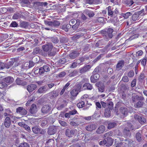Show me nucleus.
Returning a JSON list of instances; mask_svg holds the SVG:
<instances>
[{
  "label": "nucleus",
  "mask_w": 147,
  "mask_h": 147,
  "mask_svg": "<svg viewBox=\"0 0 147 147\" xmlns=\"http://www.w3.org/2000/svg\"><path fill=\"white\" fill-rule=\"evenodd\" d=\"M68 39L66 37L61 36L60 38V41L61 43H66L68 41Z\"/></svg>",
  "instance_id": "nucleus-38"
},
{
  "label": "nucleus",
  "mask_w": 147,
  "mask_h": 147,
  "mask_svg": "<svg viewBox=\"0 0 147 147\" xmlns=\"http://www.w3.org/2000/svg\"><path fill=\"white\" fill-rule=\"evenodd\" d=\"M84 35V33H79L73 36L72 37V39L73 40H76L80 38L81 37L83 36Z\"/></svg>",
  "instance_id": "nucleus-31"
},
{
  "label": "nucleus",
  "mask_w": 147,
  "mask_h": 147,
  "mask_svg": "<svg viewBox=\"0 0 147 147\" xmlns=\"http://www.w3.org/2000/svg\"><path fill=\"white\" fill-rule=\"evenodd\" d=\"M18 147H29V145L27 143H22L20 144Z\"/></svg>",
  "instance_id": "nucleus-50"
},
{
  "label": "nucleus",
  "mask_w": 147,
  "mask_h": 147,
  "mask_svg": "<svg viewBox=\"0 0 147 147\" xmlns=\"http://www.w3.org/2000/svg\"><path fill=\"white\" fill-rule=\"evenodd\" d=\"M117 125L116 123L114 122H109L108 123L107 127L108 129H110L114 127Z\"/></svg>",
  "instance_id": "nucleus-29"
},
{
  "label": "nucleus",
  "mask_w": 147,
  "mask_h": 147,
  "mask_svg": "<svg viewBox=\"0 0 147 147\" xmlns=\"http://www.w3.org/2000/svg\"><path fill=\"white\" fill-rule=\"evenodd\" d=\"M44 22L46 25L53 26V21L44 20Z\"/></svg>",
  "instance_id": "nucleus-52"
},
{
  "label": "nucleus",
  "mask_w": 147,
  "mask_h": 147,
  "mask_svg": "<svg viewBox=\"0 0 147 147\" xmlns=\"http://www.w3.org/2000/svg\"><path fill=\"white\" fill-rule=\"evenodd\" d=\"M136 137L138 142H141L142 138L141 137V134L140 133L138 132L136 134Z\"/></svg>",
  "instance_id": "nucleus-33"
},
{
  "label": "nucleus",
  "mask_w": 147,
  "mask_h": 147,
  "mask_svg": "<svg viewBox=\"0 0 147 147\" xmlns=\"http://www.w3.org/2000/svg\"><path fill=\"white\" fill-rule=\"evenodd\" d=\"M127 76L129 78H132L134 75V71L132 70L129 71L127 73Z\"/></svg>",
  "instance_id": "nucleus-41"
},
{
  "label": "nucleus",
  "mask_w": 147,
  "mask_h": 147,
  "mask_svg": "<svg viewBox=\"0 0 147 147\" xmlns=\"http://www.w3.org/2000/svg\"><path fill=\"white\" fill-rule=\"evenodd\" d=\"M33 5L35 7H37V6H42V2L39 1H36L33 3Z\"/></svg>",
  "instance_id": "nucleus-46"
},
{
  "label": "nucleus",
  "mask_w": 147,
  "mask_h": 147,
  "mask_svg": "<svg viewBox=\"0 0 147 147\" xmlns=\"http://www.w3.org/2000/svg\"><path fill=\"white\" fill-rule=\"evenodd\" d=\"M20 26L21 27L26 28H28V25L27 22H23L20 23Z\"/></svg>",
  "instance_id": "nucleus-43"
},
{
  "label": "nucleus",
  "mask_w": 147,
  "mask_h": 147,
  "mask_svg": "<svg viewBox=\"0 0 147 147\" xmlns=\"http://www.w3.org/2000/svg\"><path fill=\"white\" fill-rule=\"evenodd\" d=\"M85 103L84 101H81L77 104V106L79 108H83L85 106Z\"/></svg>",
  "instance_id": "nucleus-35"
},
{
  "label": "nucleus",
  "mask_w": 147,
  "mask_h": 147,
  "mask_svg": "<svg viewBox=\"0 0 147 147\" xmlns=\"http://www.w3.org/2000/svg\"><path fill=\"white\" fill-rule=\"evenodd\" d=\"M75 133V131L74 130H70L69 129H66L65 131L66 136L68 137H72L74 135Z\"/></svg>",
  "instance_id": "nucleus-20"
},
{
  "label": "nucleus",
  "mask_w": 147,
  "mask_h": 147,
  "mask_svg": "<svg viewBox=\"0 0 147 147\" xmlns=\"http://www.w3.org/2000/svg\"><path fill=\"white\" fill-rule=\"evenodd\" d=\"M136 98L137 100L138 101H142L144 100V97L142 96H139L138 95H136Z\"/></svg>",
  "instance_id": "nucleus-51"
},
{
  "label": "nucleus",
  "mask_w": 147,
  "mask_h": 147,
  "mask_svg": "<svg viewBox=\"0 0 147 147\" xmlns=\"http://www.w3.org/2000/svg\"><path fill=\"white\" fill-rule=\"evenodd\" d=\"M54 143V141L53 139H49L46 142V145L49 146H51Z\"/></svg>",
  "instance_id": "nucleus-39"
},
{
  "label": "nucleus",
  "mask_w": 147,
  "mask_h": 147,
  "mask_svg": "<svg viewBox=\"0 0 147 147\" xmlns=\"http://www.w3.org/2000/svg\"><path fill=\"white\" fill-rule=\"evenodd\" d=\"M144 25V30L147 29V20H144L143 22L141 23L140 25Z\"/></svg>",
  "instance_id": "nucleus-57"
},
{
  "label": "nucleus",
  "mask_w": 147,
  "mask_h": 147,
  "mask_svg": "<svg viewBox=\"0 0 147 147\" xmlns=\"http://www.w3.org/2000/svg\"><path fill=\"white\" fill-rule=\"evenodd\" d=\"M85 14L88 16L89 18L93 17L95 15L94 11L88 9L85 10L84 12Z\"/></svg>",
  "instance_id": "nucleus-17"
},
{
  "label": "nucleus",
  "mask_w": 147,
  "mask_h": 147,
  "mask_svg": "<svg viewBox=\"0 0 147 147\" xmlns=\"http://www.w3.org/2000/svg\"><path fill=\"white\" fill-rule=\"evenodd\" d=\"M40 49L38 47H36L34 49L32 52V54L34 55H36L38 53Z\"/></svg>",
  "instance_id": "nucleus-54"
},
{
  "label": "nucleus",
  "mask_w": 147,
  "mask_h": 147,
  "mask_svg": "<svg viewBox=\"0 0 147 147\" xmlns=\"http://www.w3.org/2000/svg\"><path fill=\"white\" fill-rule=\"evenodd\" d=\"M134 129V127L131 124L128 123L127 126L123 129V134L126 137H129L131 135L130 131Z\"/></svg>",
  "instance_id": "nucleus-1"
},
{
  "label": "nucleus",
  "mask_w": 147,
  "mask_h": 147,
  "mask_svg": "<svg viewBox=\"0 0 147 147\" xmlns=\"http://www.w3.org/2000/svg\"><path fill=\"white\" fill-rule=\"evenodd\" d=\"M80 88L81 87L80 85H78L76 88L71 90L70 93L71 96L73 97L76 96L78 93L80 92Z\"/></svg>",
  "instance_id": "nucleus-6"
},
{
  "label": "nucleus",
  "mask_w": 147,
  "mask_h": 147,
  "mask_svg": "<svg viewBox=\"0 0 147 147\" xmlns=\"http://www.w3.org/2000/svg\"><path fill=\"white\" fill-rule=\"evenodd\" d=\"M16 112L17 113L24 115H26L27 113V111L23 107H20L16 109Z\"/></svg>",
  "instance_id": "nucleus-9"
},
{
  "label": "nucleus",
  "mask_w": 147,
  "mask_h": 147,
  "mask_svg": "<svg viewBox=\"0 0 147 147\" xmlns=\"http://www.w3.org/2000/svg\"><path fill=\"white\" fill-rule=\"evenodd\" d=\"M81 18L82 20L84 21H86L88 19V18L83 13H82L81 14Z\"/></svg>",
  "instance_id": "nucleus-64"
},
{
  "label": "nucleus",
  "mask_w": 147,
  "mask_h": 147,
  "mask_svg": "<svg viewBox=\"0 0 147 147\" xmlns=\"http://www.w3.org/2000/svg\"><path fill=\"white\" fill-rule=\"evenodd\" d=\"M108 14L111 17L117 16L119 14V11L117 8H114L109 6L107 7Z\"/></svg>",
  "instance_id": "nucleus-2"
},
{
  "label": "nucleus",
  "mask_w": 147,
  "mask_h": 147,
  "mask_svg": "<svg viewBox=\"0 0 147 147\" xmlns=\"http://www.w3.org/2000/svg\"><path fill=\"white\" fill-rule=\"evenodd\" d=\"M50 98L53 99L56 98L58 95V93L55 90H53L48 94Z\"/></svg>",
  "instance_id": "nucleus-12"
},
{
  "label": "nucleus",
  "mask_w": 147,
  "mask_h": 147,
  "mask_svg": "<svg viewBox=\"0 0 147 147\" xmlns=\"http://www.w3.org/2000/svg\"><path fill=\"white\" fill-rule=\"evenodd\" d=\"M16 83L19 85H24L25 84V82H24L19 78H17L16 80Z\"/></svg>",
  "instance_id": "nucleus-32"
},
{
  "label": "nucleus",
  "mask_w": 147,
  "mask_h": 147,
  "mask_svg": "<svg viewBox=\"0 0 147 147\" xmlns=\"http://www.w3.org/2000/svg\"><path fill=\"white\" fill-rule=\"evenodd\" d=\"M105 127L104 125H100L96 131V133L98 134H102L105 130Z\"/></svg>",
  "instance_id": "nucleus-22"
},
{
  "label": "nucleus",
  "mask_w": 147,
  "mask_h": 147,
  "mask_svg": "<svg viewBox=\"0 0 147 147\" xmlns=\"http://www.w3.org/2000/svg\"><path fill=\"white\" fill-rule=\"evenodd\" d=\"M47 123V121L46 120H44L41 121V125L42 127H44L46 125Z\"/></svg>",
  "instance_id": "nucleus-61"
},
{
  "label": "nucleus",
  "mask_w": 147,
  "mask_h": 147,
  "mask_svg": "<svg viewBox=\"0 0 147 147\" xmlns=\"http://www.w3.org/2000/svg\"><path fill=\"white\" fill-rule=\"evenodd\" d=\"M29 111L32 114L36 113L37 111V108L36 105L34 104H32L30 107Z\"/></svg>",
  "instance_id": "nucleus-14"
},
{
  "label": "nucleus",
  "mask_w": 147,
  "mask_h": 147,
  "mask_svg": "<svg viewBox=\"0 0 147 147\" xmlns=\"http://www.w3.org/2000/svg\"><path fill=\"white\" fill-rule=\"evenodd\" d=\"M112 109V107H109L108 108H107L105 110V116L106 117H109L111 116V110Z\"/></svg>",
  "instance_id": "nucleus-16"
},
{
  "label": "nucleus",
  "mask_w": 147,
  "mask_h": 147,
  "mask_svg": "<svg viewBox=\"0 0 147 147\" xmlns=\"http://www.w3.org/2000/svg\"><path fill=\"white\" fill-rule=\"evenodd\" d=\"M51 40L53 43H56L59 42V40L56 37H53L51 38Z\"/></svg>",
  "instance_id": "nucleus-55"
},
{
  "label": "nucleus",
  "mask_w": 147,
  "mask_h": 147,
  "mask_svg": "<svg viewBox=\"0 0 147 147\" xmlns=\"http://www.w3.org/2000/svg\"><path fill=\"white\" fill-rule=\"evenodd\" d=\"M11 124V121L9 117H7L5 119L4 122V125L7 128L9 127Z\"/></svg>",
  "instance_id": "nucleus-19"
},
{
  "label": "nucleus",
  "mask_w": 147,
  "mask_h": 147,
  "mask_svg": "<svg viewBox=\"0 0 147 147\" xmlns=\"http://www.w3.org/2000/svg\"><path fill=\"white\" fill-rule=\"evenodd\" d=\"M124 3L127 6H130L133 4L134 2L132 0H126L125 1Z\"/></svg>",
  "instance_id": "nucleus-36"
},
{
  "label": "nucleus",
  "mask_w": 147,
  "mask_h": 147,
  "mask_svg": "<svg viewBox=\"0 0 147 147\" xmlns=\"http://www.w3.org/2000/svg\"><path fill=\"white\" fill-rule=\"evenodd\" d=\"M145 77L144 74V73H141L140 76H139L138 80L139 81H140L142 80Z\"/></svg>",
  "instance_id": "nucleus-60"
},
{
  "label": "nucleus",
  "mask_w": 147,
  "mask_h": 147,
  "mask_svg": "<svg viewBox=\"0 0 147 147\" xmlns=\"http://www.w3.org/2000/svg\"><path fill=\"white\" fill-rule=\"evenodd\" d=\"M113 30L111 28L108 29L107 31L105 32L104 35L107 38H111L113 37Z\"/></svg>",
  "instance_id": "nucleus-7"
},
{
  "label": "nucleus",
  "mask_w": 147,
  "mask_h": 147,
  "mask_svg": "<svg viewBox=\"0 0 147 147\" xmlns=\"http://www.w3.org/2000/svg\"><path fill=\"white\" fill-rule=\"evenodd\" d=\"M78 75V71L76 70H74L73 72L70 73L69 76L70 77H73Z\"/></svg>",
  "instance_id": "nucleus-47"
},
{
  "label": "nucleus",
  "mask_w": 147,
  "mask_h": 147,
  "mask_svg": "<svg viewBox=\"0 0 147 147\" xmlns=\"http://www.w3.org/2000/svg\"><path fill=\"white\" fill-rule=\"evenodd\" d=\"M80 53L78 51L73 50L69 54V57L71 59H74L78 57Z\"/></svg>",
  "instance_id": "nucleus-10"
},
{
  "label": "nucleus",
  "mask_w": 147,
  "mask_h": 147,
  "mask_svg": "<svg viewBox=\"0 0 147 147\" xmlns=\"http://www.w3.org/2000/svg\"><path fill=\"white\" fill-rule=\"evenodd\" d=\"M13 78L10 76L7 77L4 79V82L7 83H12L13 82Z\"/></svg>",
  "instance_id": "nucleus-26"
},
{
  "label": "nucleus",
  "mask_w": 147,
  "mask_h": 147,
  "mask_svg": "<svg viewBox=\"0 0 147 147\" xmlns=\"http://www.w3.org/2000/svg\"><path fill=\"white\" fill-rule=\"evenodd\" d=\"M37 88L36 85L34 84H32L28 85L27 87V89L28 92L30 93L32 92Z\"/></svg>",
  "instance_id": "nucleus-11"
},
{
  "label": "nucleus",
  "mask_w": 147,
  "mask_h": 147,
  "mask_svg": "<svg viewBox=\"0 0 147 147\" xmlns=\"http://www.w3.org/2000/svg\"><path fill=\"white\" fill-rule=\"evenodd\" d=\"M124 64V61L123 60L119 61L116 66V69L119 70H120L123 66Z\"/></svg>",
  "instance_id": "nucleus-21"
},
{
  "label": "nucleus",
  "mask_w": 147,
  "mask_h": 147,
  "mask_svg": "<svg viewBox=\"0 0 147 147\" xmlns=\"http://www.w3.org/2000/svg\"><path fill=\"white\" fill-rule=\"evenodd\" d=\"M33 132L35 134H37L40 131V129L37 126H35L32 128Z\"/></svg>",
  "instance_id": "nucleus-28"
},
{
  "label": "nucleus",
  "mask_w": 147,
  "mask_h": 147,
  "mask_svg": "<svg viewBox=\"0 0 147 147\" xmlns=\"http://www.w3.org/2000/svg\"><path fill=\"white\" fill-rule=\"evenodd\" d=\"M122 80L125 82L127 83L129 81L128 77L127 76H123L122 78Z\"/></svg>",
  "instance_id": "nucleus-49"
},
{
  "label": "nucleus",
  "mask_w": 147,
  "mask_h": 147,
  "mask_svg": "<svg viewBox=\"0 0 147 147\" xmlns=\"http://www.w3.org/2000/svg\"><path fill=\"white\" fill-rule=\"evenodd\" d=\"M106 142V146H111L113 143V141L112 139L111 138L109 137H107V138Z\"/></svg>",
  "instance_id": "nucleus-30"
},
{
  "label": "nucleus",
  "mask_w": 147,
  "mask_h": 147,
  "mask_svg": "<svg viewBox=\"0 0 147 147\" xmlns=\"http://www.w3.org/2000/svg\"><path fill=\"white\" fill-rule=\"evenodd\" d=\"M144 104V103L143 101H138L134 105V106L136 108H141L143 106Z\"/></svg>",
  "instance_id": "nucleus-27"
},
{
  "label": "nucleus",
  "mask_w": 147,
  "mask_h": 147,
  "mask_svg": "<svg viewBox=\"0 0 147 147\" xmlns=\"http://www.w3.org/2000/svg\"><path fill=\"white\" fill-rule=\"evenodd\" d=\"M78 22H79V20H76L75 19H73L71 20L69 22V24L70 26H72L76 24V23H77Z\"/></svg>",
  "instance_id": "nucleus-40"
},
{
  "label": "nucleus",
  "mask_w": 147,
  "mask_h": 147,
  "mask_svg": "<svg viewBox=\"0 0 147 147\" xmlns=\"http://www.w3.org/2000/svg\"><path fill=\"white\" fill-rule=\"evenodd\" d=\"M7 86V84L4 82L0 83V88H3Z\"/></svg>",
  "instance_id": "nucleus-62"
},
{
  "label": "nucleus",
  "mask_w": 147,
  "mask_h": 147,
  "mask_svg": "<svg viewBox=\"0 0 147 147\" xmlns=\"http://www.w3.org/2000/svg\"><path fill=\"white\" fill-rule=\"evenodd\" d=\"M83 88L84 90L88 89L91 90L92 88V86L90 84L86 83L83 85Z\"/></svg>",
  "instance_id": "nucleus-25"
},
{
  "label": "nucleus",
  "mask_w": 147,
  "mask_h": 147,
  "mask_svg": "<svg viewBox=\"0 0 147 147\" xmlns=\"http://www.w3.org/2000/svg\"><path fill=\"white\" fill-rule=\"evenodd\" d=\"M49 90L48 86L45 85L39 88L37 91V93L39 94H44L45 93Z\"/></svg>",
  "instance_id": "nucleus-8"
},
{
  "label": "nucleus",
  "mask_w": 147,
  "mask_h": 147,
  "mask_svg": "<svg viewBox=\"0 0 147 147\" xmlns=\"http://www.w3.org/2000/svg\"><path fill=\"white\" fill-rule=\"evenodd\" d=\"M90 65H86L83 67L79 69L80 72L81 74H83L88 71L91 67Z\"/></svg>",
  "instance_id": "nucleus-13"
},
{
  "label": "nucleus",
  "mask_w": 147,
  "mask_h": 147,
  "mask_svg": "<svg viewBox=\"0 0 147 147\" xmlns=\"http://www.w3.org/2000/svg\"><path fill=\"white\" fill-rule=\"evenodd\" d=\"M56 49L55 47H53L51 49L50 51L48 52V55L49 56L51 57L55 55L56 53Z\"/></svg>",
  "instance_id": "nucleus-24"
},
{
  "label": "nucleus",
  "mask_w": 147,
  "mask_h": 147,
  "mask_svg": "<svg viewBox=\"0 0 147 147\" xmlns=\"http://www.w3.org/2000/svg\"><path fill=\"white\" fill-rule=\"evenodd\" d=\"M98 87L99 92H102L105 91V86L103 84H98Z\"/></svg>",
  "instance_id": "nucleus-34"
},
{
  "label": "nucleus",
  "mask_w": 147,
  "mask_h": 147,
  "mask_svg": "<svg viewBox=\"0 0 147 147\" xmlns=\"http://www.w3.org/2000/svg\"><path fill=\"white\" fill-rule=\"evenodd\" d=\"M13 64V61H10L7 63H5V68L7 69H9L11 66Z\"/></svg>",
  "instance_id": "nucleus-45"
},
{
  "label": "nucleus",
  "mask_w": 147,
  "mask_h": 147,
  "mask_svg": "<svg viewBox=\"0 0 147 147\" xmlns=\"http://www.w3.org/2000/svg\"><path fill=\"white\" fill-rule=\"evenodd\" d=\"M53 45L51 43H47L42 46L43 50L45 52H48L50 51L53 48Z\"/></svg>",
  "instance_id": "nucleus-5"
},
{
  "label": "nucleus",
  "mask_w": 147,
  "mask_h": 147,
  "mask_svg": "<svg viewBox=\"0 0 147 147\" xmlns=\"http://www.w3.org/2000/svg\"><path fill=\"white\" fill-rule=\"evenodd\" d=\"M58 127L56 126L50 127L48 130L47 133L49 135H52L55 134L57 131Z\"/></svg>",
  "instance_id": "nucleus-3"
},
{
  "label": "nucleus",
  "mask_w": 147,
  "mask_h": 147,
  "mask_svg": "<svg viewBox=\"0 0 147 147\" xmlns=\"http://www.w3.org/2000/svg\"><path fill=\"white\" fill-rule=\"evenodd\" d=\"M20 17V14L19 13H16L14 14L13 16L14 19H17Z\"/></svg>",
  "instance_id": "nucleus-59"
},
{
  "label": "nucleus",
  "mask_w": 147,
  "mask_h": 147,
  "mask_svg": "<svg viewBox=\"0 0 147 147\" xmlns=\"http://www.w3.org/2000/svg\"><path fill=\"white\" fill-rule=\"evenodd\" d=\"M59 123L62 126L65 127L67 126V123L64 121L62 120H59Z\"/></svg>",
  "instance_id": "nucleus-56"
},
{
  "label": "nucleus",
  "mask_w": 147,
  "mask_h": 147,
  "mask_svg": "<svg viewBox=\"0 0 147 147\" xmlns=\"http://www.w3.org/2000/svg\"><path fill=\"white\" fill-rule=\"evenodd\" d=\"M120 111L121 113L125 116L127 115L128 113V110L127 108L123 107H121L120 109Z\"/></svg>",
  "instance_id": "nucleus-23"
},
{
  "label": "nucleus",
  "mask_w": 147,
  "mask_h": 147,
  "mask_svg": "<svg viewBox=\"0 0 147 147\" xmlns=\"http://www.w3.org/2000/svg\"><path fill=\"white\" fill-rule=\"evenodd\" d=\"M51 107L48 105L44 106L41 109V112L44 114H47L50 113L51 110Z\"/></svg>",
  "instance_id": "nucleus-4"
},
{
  "label": "nucleus",
  "mask_w": 147,
  "mask_h": 147,
  "mask_svg": "<svg viewBox=\"0 0 147 147\" xmlns=\"http://www.w3.org/2000/svg\"><path fill=\"white\" fill-rule=\"evenodd\" d=\"M66 62V60L65 59L63 58L60 59L57 62V63L58 65H61L65 63Z\"/></svg>",
  "instance_id": "nucleus-37"
},
{
  "label": "nucleus",
  "mask_w": 147,
  "mask_h": 147,
  "mask_svg": "<svg viewBox=\"0 0 147 147\" xmlns=\"http://www.w3.org/2000/svg\"><path fill=\"white\" fill-rule=\"evenodd\" d=\"M18 24L15 21L12 22L10 25V26L11 27H16L18 26Z\"/></svg>",
  "instance_id": "nucleus-63"
},
{
  "label": "nucleus",
  "mask_w": 147,
  "mask_h": 147,
  "mask_svg": "<svg viewBox=\"0 0 147 147\" xmlns=\"http://www.w3.org/2000/svg\"><path fill=\"white\" fill-rule=\"evenodd\" d=\"M60 24L59 22L56 20L53 21V26L55 27L59 26Z\"/></svg>",
  "instance_id": "nucleus-48"
},
{
  "label": "nucleus",
  "mask_w": 147,
  "mask_h": 147,
  "mask_svg": "<svg viewBox=\"0 0 147 147\" xmlns=\"http://www.w3.org/2000/svg\"><path fill=\"white\" fill-rule=\"evenodd\" d=\"M96 128V126L95 124H93L89 125L86 127V129L89 131H92L95 130Z\"/></svg>",
  "instance_id": "nucleus-18"
},
{
  "label": "nucleus",
  "mask_w": 147,
  "mask_h": 147,
  "mask_svg": "<svg viewBox=\"0 0 147 147\" xmlns=\"http://www.w3.org/2000/svg\"><path fill=\"white\" fill-rule=\"evenodd\" d=\"M44 71L45 72H47L50 71V68L49 66L47 65H45L42 66Z\"/></svg>",
  "instance_id": "nucleus-53"
},
{
  "label": "nucleus",
  "mask_w": 147,
  "mask_h": 147,
  "mask_svg": "<svg viewBox=\"0 0 147 147\" xmlns=\"http://www.w3.org/2000/svg\"><path fill=\"white\" fill-rule=\"evenodd\" d=\"M134 117L135 119H138V121L142 124H144L146 122V119L143 117H141L136 115H135Z\"/></svg>",
  "instance_id": "nucleus-15"
},
{
  "label": "nucleus",
  "mask_w": 147,
  "mask_h": 147,
  "mask_svg": "<svg viewBox=\"0 0 147 147\" xmlns=\"http://www.w3.org/2000/svg\"><path fill=\"white\" fill-rule=\"evenodd\" d=\"M131 15V13L130 12H127L125 13H122L121 15L125 19H126Z\"/></svg>",
  "instance_id": "nucleus-42"
},
{
  "label": "nucleus",
  "mask_w": 147,
  "mask_h": 147,
  "mask_svg": "<svg viewBox=\"0 0 147 147\" xmlns=\"http://www.w3.org/2000/svg\"><path fill=\"white\" fill-rule=\"evenodd\" d=\"M139 17V16H138V14H137L136 13H135L131 17L132 20L133 21H136L137 20H138Z\"/></svg>",
  "instance_id": "nucleus-44"
},
{
  "label": "nucleus",
  "mask_w": 147,
  "mask_h": 147,
  "mask_svg": "<svg viewBox=\"0 0 147 147\" xmlns=\"http://www.w3.org/2000/svg\"><path fill=\"white\" fill-rule=\"evenodd\" d=\"M23 127H24L25 129L28 131V132H30V131H31V130L30 129V127L25 123Z\"/></svg>",
  "instance_id": "nucleus-58"
}]
</instances>
